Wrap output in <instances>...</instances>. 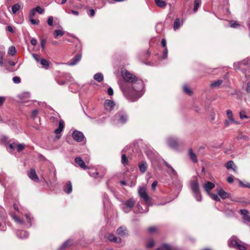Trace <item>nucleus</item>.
<instances>
[{
  "instance_id": "obj_1",
  "label": "nucleus",
  "mask_w": 250,
  "mask_h": 250,
  "mask_svg": "<svg viewBox=\"0 0 250 250\" xmlns=\"http://www.w3.org/2000/svg\"><path fill=\"white\" fill-rule=\"evenodd\" d=\"M121 74L125 82L119 84L124 95L130 102L137 101L144 93L143 82L125 69L122 70Z\"/></svg>"
},
{
  "instance_id": "obj_2",
  "label": "nucleus",
  "mask_w": 250,
  "mask_h": 250,
  "mask_svg": "<svg viewBox=\"0 0 250 250\" xmlns=\"http://www.w3.org/2000/svg\"><path fill=\"white\" fill-rule=\"evenodd\" d=\"M190 188L194 197L197 202H201L202 196L199 188V184L196 178H194L190 182Z\"/></svg>"
},
{
  "instance_id": "obj_3",
  "label": "nucleus",
  "mask_w": 250,
  "mask_h": 250,
  "mask_svg": "<svg viewBox=\"0 0 250 250\" xmlns=\"http://www.w3.org/2000/svg\"><path fill=\"white\" fill-rule=\"evenodd\" d=\"M128 116L127 113L125 111L121 110L114 115L113 122L115 124L124 125L128 122Z\"/></svg>"
},
{
  "instance_id": "obj_4",
  "label": "nucleus",
  "mask_w": 250,
  "mask_h": 250,
  "mask_svg": "<svg viewBox=\"0 0 250 250\" xmlns=\"http://www.w3.org/2000/svg\"><path fill=\"white\" fill-rule=\"evenodd\" d=\"M10 214L17 224L21 226L25 225L27 228H30L32 226V221L33 220V218L30 213H27L24 215L27 221L26 224H25L23 221L14 213H10Z\"/></svg>"
},
{
  "instance_id": "obj_5",
  "label": "nucleus",
  "mask_w": 250,
  "mask_h": 250,
  "mask_svg": "<svg viewBox=\"0 0 250 250\" xmlns=\"http://www.w3.org/2000/svg\"><path fill=\"white\" fill-rule=\"evenodd\" d=\"M241 242H239L236 240L235 237H232L228 242V245L229 247L233 248L239 250H245L246 247L245 245L242 244Z\"/></svg>"
},
{
  "instance_id": "obj_6",
  "label": "nucleus",
  "mask_w": 250,
  "mask_h": 250,
  "mask_svg": "<svg viewBox=\"0 0 250 250\" xmlns=\"http://www.w3.org/2000/svg\"><path fill=\"white\" fill-rule=\"evenodd\" d=\"M135 201L133 198H130L129 199L125 201L123 204L122 208L124 212L127 213L131 211L135 205Z\"/></svg>"
},
{
  "instance_id": "obj_7",
  "label": "nucleus",
  "mask_w": 250,
  "mask_h": 250,
  "mask_svg": "<svg viewBox=\"0 0 250 250\" xmlns=\"http://www.w3.org/2000/svg\"><path fill=\"white\" fill-rule=\"evenodd\" d=\"M73 139L77 142H81L84 138L83 133L77 130H74L72 133Z\"/></svg>"
},
{
  "instance_id": "obj_8",
  "label": "nucleus",
  "mask_w": 250,
  "mask_h": 250,
  "mask_svg": "<svg viewBox=\"0 0 250 250\" xmlns=\"http://www.w3.org/2000/svg\"><path fill=\"white\" fill-rule=\"evenodd\" d=\"M9 147L10 149L12 150H16L18 152H20L24 149L25 145L24 144L14 142L9 144Z\"/></svg>"
},
{
  "instance_id": "obj_9",
  "label": "nucleus",
  "mask_w": 250,
  "mask_h": 250,
  "mask_svg": "<svg viewBox=\"0 0 250 250\" xmlns=\"http://www.w3.org/2000/svg\"><path fill=\"white\" fill-rule=\"evenodd\" d=\"M167 145L172 148H177L178 147V139L175 137H169L167 139Z\"/></svg>"
},
{
  "instance_id": "obj_10",
  "label": "nucleus",
  "mask_w": 250,
  "mask_h": 250,
  "mask_svg": "<svg viewBox=\"0 0 250 250\" xmlns=\"http://www.w3.org/2000/svg\"><path fill=\"white\" fill-rule=\"evenodd\" d=\"M31 95L29 92H23L18 95V98L20 100V102L22 103H26L29 101Z\"/></svg>"
},
{
  "instance_id": "obj_11",
  "label": "nucleus",
  "mask_w": 250,
  "mask_h": 250,
  "mask_svg": "<svg viewBox=\"0 0 250 250\" xmlns=\"http://www.w3.org/2000/svg\"><path fill=\"white\" fill-rule=\"evenodd\" d=\"M138 193L141 198L144 200L146 203L147 204L149 201V197L146 193V188L143 187H140L139 189Z\"/></svg>"
},
{
  "instance_id": "obj_12",
  "label": "nucleus",
  "mask_w": 250,
  "mask_h": 250,
  "mask_svg": "<svg viewBox=\"0 0 250 250\" xmlns=\"http://www.w3.org/2000/svg\"><path fill=\"white\" fill-rule=\"evenodd\" d=\"M115 105V104L114 102L111 100H106L104 103V107L105 110L109 112L114 109Z\"/></svg>"
},
{
  "instance_id": "obj_13",
  "label": "nucleus",
  "mask_w": 250,
  "mask_h": 250,
  "mask_svg": "<svg viewBox=\"0 0 250 250\" xmlns=\"http://www.w3.org/2000/svg\"><path fill=\"white\" fill-rule=\"evenodd\" d=\"M27 175L29 178L35 182H38L39 181V177L37 175L35 168H30V169L28 171Z\"/></svg>"
},
{
  "instance_id": "obj_14",
  "label": "nucleus",
  "mask_w": 250,
  "mask_h": 250,
  "mask_svg": "<svg viewBox=\"0 0 250 250\" xmlns=\"http://www.w3.org/2000/svg\"><path fill=\"white\" fill-rule=\"evenodd\" d=\"M82 54L81 53L77 54L74 57L66 64L68 65L72 66L76 64L81 59Z\"/></svg>"
},
{
  "instance_id": "obj_15",
  "label": "nucleus",
  "mask_w": 250,
  "mask_h": 250,
  "mask_svg": "<svg viewBox=\"0 0 250 250\" xmlns=\"http://www.w3.org/2000/svg\"><path fill=\"white\" fill-rule=\"evenodd\" d=\"M240 213L243 215L242 218L245 222L250 223V215H249V211L246 209H242L240 210Z\"/></svg>"
},
{
  "instance_id": "obj_16",
  "label": "nucleus",
  "mask_w": 250,
  "mask_h": 250,
  "mask_svg": "<svg viewBox=\"0 0 250 250\" xmlns=\"http://www.w3.org/2000/svg\"><path fill=\"white\" fill-rule=\"evenodd\" d=\"M214 187L215 185L213 183L209 181H208L203 185V188L208 194L210 193V190L212 189Z\"/></svg>"
},
{
  "instance_id": "obj_17",
  "label": "nucleus",
  "mask_w": 250,
  "mask_h": 250,
  "mask_svg": "<svg viewBox=\"0 0 250 250\" xmlns=\"http://www.w3.org/2000/svg\"><path fill=\"white\" fill-rule=\"evenodd\" d=\"M75 163L78 165L80 167L83 169H86L87 168V166L85 165V163L80 157H77L75 158Z\"/></svg>"
},
{
  "instance_id": "obj_18",
  "label": "nucleus",
  "mask_w": 250,
  "mask_h": 250,
  "mask_svg": "<svg viewBox=\"0 0 250 250\" xmlns=\"http://www.w3.org/2000/svg\"><path fill=\"white\" fill-rule=\"evenodd\" d=\"M107 239L110 241L116 243H120L122 241V239L120 237L115 236L112 233H110L108 235Z\"/></svg>"
},
{
  "instance_id": "obj_19",
  "label": "nucleus",
  "mask_w": 250,
  "mask_h": 250,
  "mask_svg": "<svg viewBox=\"0 0 250 250\" xmlns=\"http://www.w3.org/2000/svg\"><path fill=\"white\" fill-rule=\"evenodd\" d=\"M184 24V21L183 20H180L179 18H176L173 24V29L174 31H176L179 29L181 26Z\"/></svg>"
},
{
  "instance_id": "obj_20",
  "label": "nucleus",
  "mask_w": 250,
  "mask_h": 250,
  "mask_svg": "<svg viewBox=\"0 0 250 250\" xmlns=\"http://www.w3.org/2000/svg\"><path fill=\"white\" fill-rule=\"evenodd\" d=\"M116 232L118 235L122 236H125L127 235V229L126 227L125 226H121L120 228H119L117 229Z\"/></svg>"
},
{
  "instance_id": "obj_21",
  "label": "nucleus",
  "mask_w": 250,
  "mask_h": 250,
  "mask_svg": "<svg viewBox=\"0 0 250 250\" xmlns=\"http://www.w3.org/2000/svg\"><path fill=\"white\" fill-rule=\"evenodd\" d=\"M188 155L193 163H197L198 160L197 159L196 155L193 152V151L191 148H189L188 150Z\"/></svg>"
},
{
  "instance_id": "obj_22",
  "label": "nucleus",
  "mask_w": 250,
  "mask_h": 250,
  "mask_svg": "<svg viewBox=\"0 0 250 250\" xmlns=\"http://www.w3.org/2000/svg\"><path fill=\"white\" fill-rule=\"evenodd\" d=\"M167 173L171 178V179H177L178 177V174L176 170L172 167H170V168L167 170Z\"/></svg>"
},
{
  "instance_id": "obj_23",
  "label": "nucleus",
  "mask_w": 250,
  "mask_h": 250,
  "mask_svg": "<svg viewBox=\"0 0 250 250\" xmlns=\"http://www.w3.org/2000/svg\"><path fill=\"white\" fill-rule=\"evenodd\" d=\"M63 190L67 194H70L72 190V185L70 181H67L63 188Z\"/></svg>"
},
{
  "instance_id": "obj_24",
  "label": "nucleus",
  "mask_w": 250,
  "mask_h": 250,
  "mask_svg": "<svg viewBox=\"0 0 250 250\" xmlns=\"http://www.w3.org/2000/svg\"><path fill=\"white\" fill-rule=\"evenodd\" d=\"M138 167L139 170L142 173H145L146 171L147 168L146 162L145 161H142L141 163H139Z\"/></svg>"
},
{
  "instance_id": "obj_25",
  "label": "nucleus",
  "mask_w": 250,
  "mask_h": 250,
  "mask_svg": "<svg viewBox=\"0 0 250 250\" xmlns=\"http://www.w3.org/2000/svg\"><path fill=\"white\" fill-rule=\"evenodd\" d=\"M217 192L218 195L222 199H225L229 197V193L225 191L222 188H219L217 190Z\"/></svg>"
},
{
  "instance_id": "obj_26",
  "label": "nucleus",
  "mask_w": 250,
  "mask_h": 250,
  "mask_svg": "<svg viewBox=\"0 0 250 250\" xmlns=\"http://www.w3.org/2000/svg\"><path fill=\"white\" fill-rule=\"evenodd\" d=\"M17 235L20 239H25L28 237L29 234L26 231L21 230L17 231Z\"/></svg>"
},
{
  "instance_id": "obj_27",
  "label": "nucleus",
  "mask_w": 250,
  "mask_h": 250,
  "mask_svg": "<svg viewBox=\"0 0 250 250\" xmlns=\"http://www.w3.org/2000/svg\"><path fill=\"white\" fill-rule=\"evenodd\" d=\"M156 250H177V249L175 247H171L168 244H164L160 248L157 249Z\"/></svg>"
},
{
  "instance_id": "obj_28",
  "label": "nucleus",
  "mask_w": 250,
  "mask_h": 250,
  "mask_svg": "<svg viewBox=\"0 0 250 250\" xmlns=\"http://www.w3.org/2000/svg\"><path fill=\"white\" fill-rule=\"evenodd\" d=\"M226 114H227V117L228 118V119L229 120H230V121L232 122H233V123H234L235 124H238L239 123L237 121H236L234 118H233V115L232 114V111L230 109H228L226 111Z\"/></svg>"
},
{
  "instance_id": "obj_29",
  "label": "nucleus",
  "mask_w": 250,
  "mask_h": 250,
  "mask_svg": "<svg viewBox=\"0 0 250 250\" xmlns=\"http://www.w3.org/2000/svg\"><path fill=\"white\" fill-rule=\"evenodd\" d=\"M42 67L47 70L49 67L50 62L45 59H41L40 62Z\"/></svg>"
},
{
  "instance_id": "obj_30",
  "label": "nucleus",
  "mask_w": 250,
  "mask_h": 250,
  "mask_svg": "<svg viewBox=\"0 0 250 250\" xmlns=\"http://www.w3.org/2000/svg\"><path fill=\"white\" fill-rule=\"evenodd\" d=\"M226 167L227 169H231L234 172H236V166L233 161L230 160L226 164Z\"/></svg>"
},
{
  "instance_id": "obj_31",
  "label": "nucleus",
  "mask_w": 250,
  "mask_h": 250,
  "mask_svg": "<svg viewBox=\"0 0 250 250\" xmlns=\"http://www.w3.org/2000/svg\"><path fill=\"white\" fill-rule=\"evenodd\" d=\"M93 78L98 82H101L104 79V76L101 73H97L94 75Z\"/></svg>"
},
{
  "instance_id": "obj_32",
  "label": "nucleus",
  "mask_w": 250,
  "mask_h": 250,
  "mask_svg": "<svg viewBox=\"0 0 250 250\" xmlns=\"http://www.w3.org/2000/svg\"><path fill=\"white\" fill-rule=\"evenodd\" d=\"M157 6L160 8H164L166 6V2L164 0H154Z\"/></svg>"
},
{
  "instance_id": "obj_33",
  "label": "nucleus",
  "mask_w": 250,
  "mask_h": 250,
  "mask_svg": "<svg viewBox=\"0 0 250 250\" xmlns=\"http://www.w3.org/2000/svg\"><path fill=\"white\" fill-rule=\"evenodd\" d=\"M229 26L233 28H238L240 27L239 23L236 21L230 20L229 21Z\"/></svg>"
},
{
  "instance_id": "obj_34",
  "label": "nucleus",
  "mask_w": 250,
  "mask_h": 250,
  "mask_svg": "<svg viewBox=\"0 0 250 250\" xmlns=\"http://www.w3.org/2000/svg\"><path fill=\"white\" fill-rule=\"evenodd\" d=\"M146 154L147 155L148 158L151 161L153 159L155 156V153L152 150L148 149L146 151Z\"/></svg>"
},
{
  "instance_id": "obj_35",
  "label": "nucleus",
  "mask_w": 250,
  "mask_h": 250,
  "mask_svg": "<svg viewBox=\"0 0 250 250\" xmlns=\"http://www.w3.org/2000/svg\"><path fill=\"white\" fill-rule=\"evenodd\" d=\"M138 212L140 213H144L147 212L148 211V208L147 205H145L146 209H143V208L139 204L137 205Z\"/></svg>"
},
{
  "instance_id": "obj_36",
  "label": "nucleus",
  "mask_w": 250,
  "mask_h": 250,
  "mask_svg": "<svg viewBox=\"0 0 250 250\" xmlns=\"http://www.w3.org/2000/svg\"><path fill=\"white\" fill-rule=\"evenodd\" d=\"M183 90L184 92L188 95H191L192 94V91L190 89V88L186 84L184 85L183 86Z\"/></svg>"
},
{
  "instance_id": "obj_37",
  "label": "nucleus",
  "mask_w": 250,
  "mask_h": 250,
  "mask_svg": "<svg viewBox=\"0 0 250 250\" xmlns=\"http://www.w3.org/2000/svg\"><path fill=\"white\" fill-rule=\"evenodd\" d=\"M21 6L19 4L16 3L12 6V11L13 14L16 13L20 9Z\"/></svg>"
},
{
  "instance_id": "obj_38",
  "label": "nucleus",
  "mask_w": 250,
  "mask_h": 250,
  "mask_svg": "<svg viewBox=\"0 0 250 250\" xmlns=\"http://www.w3.org/2000/svg\"><path fill=\"white\" fill-rule=\"evenodd\" d=\"M168 56V49L167 47H165L162 51V55L161 57L162 60H165L167 58Z\"/></svg>"
},
{
  "instance_id": "obj_39",
  "label": "nucleus",
  "mask_w": 250,
  "mask_h": 250,
  "mask_svg": "<svg viewBox=\"0 0 250 250\" xmlns=\"http://www.w3.org/2000/svg\"><path fill=\"white\" fill-rule=\"evenodd\" d=\"M70 240H66L61 245L58 250H64V249L70 244Z\"/></svg>"
},
{
  "instance_id": "obj_40",
  "label": "nucleus",
  "mask_w": 250,
  "mask_h": 250,
  "mask_svg": "<svg viewBox=\"0 0 250 250\" xmlns=\"http://www.w3.org/2000/svg\"><path fill=\"white\" fill-rule=\"evenodd\" d=\"M201 0H194V8H193V12H196L200 4H201Z\"/></svg>"
},
{
  "instance_id": "obj_41",
  "label": "nucleus",
  "mask_w": 250,
  "mask_h": 250,
  "mask_svg": "<svg viewBox=\"0 0 250 250\" xmlns=\"http://www.w3.org/2000/svg\"><path fill=\"white\" fill-rule=\"evenodd\" d=\"M239 117L242 120L248 119L249 118V117L246 114V111L244 110H242L239 112Z\"/></svg>"
},
{
  "instance_id": "obj_42",
  "label": "nucleus",
  "mask_w": 250,
  "mask_h": 250,
  "mask_svg": "<svg viewBox=\"0 0 250 250\" xmlns=\"http://www.w3.org/2000/svg\"><path fill=\"white\" fill-rule=\"evenodd\" d=\"M64 34L63 31L61 30H56L54 32V35L55 36V38L57 39L58 36H62Z\"/></svg>"
},
{
  "instance_id": "obj_43",
  "label": "nucleus",
  "mask_w": 250,
  "mask_h": 250,
  "mask_svg": "<svg viewBox=\"0 0 250 250\" xmlns=\"http://www.w3.org/2000/svg\"><path fill=\"white\" fill-rule=\"evenodd\" d=\"M36 12H38L40 14H42L44 13V10L43 8L40 6H36L33 9Z\"/></svg>"
},
{
  "instance_id": "obj_44",
  "label": "nucleus",
  "mask_w": 250,
  "mask_h": 250,
  "mask_svg": "<svg viewBox=\"0 0 250 250\" xmlns=\"http://www.w3.org/2000/svg\"><path fill=\"white\" fill-rule=\"evenodd\" d=\"M222 83V80H218L217 81L214 82L212 83L210 86L211 87H217L219 86Z\"/></svg>"
},
{
  "instance_id": "obj_45",
  "label": "nucleus",
  "mask_w": 250,
  "mask_h": 250,
  "mask_svg": "<svg viewBox=\"0 0 250 250\" xmlns=\"http://www.w3.org/2000/svg\"><path fill=\"white\" fill-rule=\"evenodd\" d=\"M233 67L235 70L242 69V66L241 65L240 62L234 63Z\"/></svg>"
},
{
  "instance_id": "obj_46",
  "label": "nucleus",
  "mask_w": 250,
  "mask_h": 250,
  "mask_svg": "<svg viewBox=\"0 0 250 250\" xmlns=\"http://www.w3.org/2000/svg\"><path fill=\"white\" fill-rule=\"evenodd\" d=\"M122 163L125 166L128 163V159L125 154H122Z\"/></svg>"
},
{
  "instance_id": "obj_47",
  "label": "nucleus",
  "mask_w": 250,
  "mask_h": 250,
  "mask_svg": "<svg viewBox=\"0 0 250 250\" xmlns=\"http://www.w3.org/2000/svg\"><path fill=\"white\" fill-rule=\"evenodd\" d=\"M16 53L15 47L13 46H12L9 47L8 49V54L13 56Z\"/></svg>"
},
{
  "instance_id": "obj_48",
  "label": "nucleus",
  "mask_w": 250,
  "mask_h": 250,
  "mask_svg": "<svg viewBox=\"0 0 250 250\" xmlns=\"http://www.w3.org/2000/svg\"><path fill=\"white\" fill-rule=\"evenodd\" d=\"M212 199L216 201H220V199L217 195L213 193H209L208 194Z\"/></svg>"
},
{
  "instance_id": "obj_49",
  "label": "nucleus",
  "mask_w": 250,
  "mask_h": 250,
  "mask_svg": "<svg viewBox=\"0 0 250 250\" xmlns=\"http://www.w3.org/2000/svg\"><path fill=\"white\" fill-rule=\"evenodd\" d=\"M103 204L105 205L106 204H107L109 202L108 197L107 194L104 193L103 195Z\"/></svg>"
},
{
  "instance_id": "obj_50",
  "label": "nucleus",
  "mask_w": 250,
  "mask_h": 250,
  "mask_svg": "<svg viewBox=\"0 0 250 250\" xmlns=\"http://www.w3.org/2000/svg\"><path fill=\"white\" fill-rule=\"evenodd\" d=\"M239 185L241 187L243 188H250V184L249 183H247L246 184H244L242 181L239 180Z\"/></svg>"
},
{
  "instance_id": "obj_51",
  "label": "nucleus",
  "mask_w": 250,
  "mask_h": 250,
  "mask_svg": "<svg viewBox=\"0 0 250 250\" xmlns=\"http://www.w3.org/2000/svg\"><path fill=\"white\" fill-rule=\"evenodd\" d=\"M154 245V241L152 239H150L148 240L147 243L146 245V247L147 248H151L153 247Z\"/></svg>"
},
{
  "instance_id": "obj_52",
  "label": "nucleus",
  "mask_w": 250,
  "mask_h": 250,
  "mask_svg": "<svg viewBox=\"0 0 250 250\" xmlns=\"http://www.w3.org/2000/svg\"><path fill=\"white\" fill-rule=\"evenodd\" d=\"M62 131V129H61L58 127L55 130L54 133L57 135L56 137L57 139H60V138L61 137V135H59V134H60Z\"/></svg>"
},
{
  "instance_id": "obj_53",
  "label": "nucleus",
  "mask_w": 250,
  "mask_h": 250,
  "mask_svg": "<svg viewBox=\"0 0 250 250\" xmlns=\"http://www.w3.org/2000/svg\"><path fill=\"white\" fill-rule=\"evenodd\" d=\"M38 113L39 111L38 110L35 109L33 110L31 114V118L34 120L37 117Z\"/></svg>"
},
{
  "instance_id": "obj_54",
  "label": "nucleus",
  "mask_w": 250,
  "mask_h": 250,
  "mask_svg": "<svg viewBox=\"0 0 250 250\" xmlns=\"http://www.w3.org/2000/svg\"><path fill=\"white\" fill-rule=\"evenodd\" d=\"M87 13L88 16L90 17H94L95 14V10L93 9L88 10Z\"/></svg>"
},
{
  "instance_id": "obj_55",
  "label": "nucleus",
  "mask_w": 250,
  "mask_h": 250,
  "mask_svg": "<svg viewBox=\"0 0 250 250\" xmlns=\"http://www.w3.org/2000/svg\"><path fill=\"white\" fill-rule=\"evenodd\" d=\"M237 140H245L246 141H248L249 140V138L248 136L246 135H241L237 137Z\"/></svg>"
},
{
  "instance_id": "obj_56",
  "label": "nucleus",
  "mask_w": 250,
  "mask_h": 250,
  "mask_svg": "<svg viewBox=\"0 0 250 250\" xmlns=\"http://www.w3.org/2000/svg\"><path fill=\"white\" fill-rule=\"evenodd\" d=\"M12 80L15 83H21V78L18 76H15L13 78Z\"/></svg>"
},
{
  "instance_id": "obj_57",
  "label": "nucleus",
  "mask_w": 250,
  "mask_h": 250,
  "mask_svg": "<svg viewBox=\"0 0 250 250\" xmlns=\"http://www.w3.org/2000/svg\"><path fill=\"white\" fill-rule=\"evenodd\" d=\"M32 57L37 62H40L41 59L40 58V56L36 54H32Z\"/></svg>"
},
{
  "instance_id": "obj_58",
  "label": "nucleus",
  "mask_w": 250,
  "mask_h": 250,
  "mask_svg": "<svg viewBox=\"0 0 250 250\" xmlns=\"http://www.w3.org/2000/svg\"><path fill=\"white\" fill-rule=\"evenodd\" d=\"M53 22V18L52 16H49L47 19V23L49 26H52Z\"/></svg>"
},
{
  "instance_id": "obj_59",
  "label": "nucleus",
  "mask_w": 250,
  "mask_h": 250,
  "mask_svg": "<svg viewBox=\"0 0 250 250\" xmlns=\"http://www.w3.org/2000/svg\"><path fill=\"white\" fill-rule=\"evenodd\" d=\"M65 77H66V79L69 82H72L73 81V78L71 76V75L69 73H66L65 74Z\"/></svg>"
},
{
  "instance_id": "obj_60",
  "label": "nucleus",
  "mask_w": 250,
  "mask_h": 250,
  "mask_svg": "<svg viewBox=\"0 0 250 250\" xmlns=\"http://www.w3.org/2000/svg\"><path fill=\"white\" fill-rule=\"evenodd\" d=\"M64 122L62 120H60L59 121L58 128H59L63 130V128H64Z\"/></svg>"
},
{
  "instance_id": "obj_61",
  "label": "nucleus",
  "mask_w": 250,
  "mask_h": 250,
  "mask_svg": "<svg viewBox=\"0 0 250 250\" xmlns=\"http://www.w3.org/2000/svg\"><path fill=\"white\" fill-rule=\"evenodd\" d=\"M35 11H34V10L33 9L30 12H29V19H32L34 17V16H35Z\"/></svg>"
},
{
  "instance_id": "obj_62",
  "label": "nucleus",
  "mask_w": 250,
  "mask_h": 250,
  "mask_svg": "<svg viewBox=\"0 0 250 250\" xmlns=\"http://www.w3.org/2000/svg\"><path fill=\"white\" fill-rule=\"evenodd\" d=\"M161 45L163 47L165 48L167 47V42L165 39H162L161 40Z\"/></svg>"
},
{
  "instance_id": "obj_63",
  "label": "nucleus",
  "mask_w": 250,
  "mask_h": 250,
  "mask_svg": "<svg viewBox=\"0 0 250 250\" xmlns=\"http://www.w3.org/2000/svg\"><path fill=\"white\" fill-rule=\"evenodd\" d=\"M29 20L32 24H38L39 23V21L38 20H35L32 18L29 19Z\"/></svg>"
},
{
  "instance_id": "obj_64",
  "label": "nucleus",
  "mask_w": 250,
  "mask_h": 250,
  "mask_svg": "<svg viewBox=\"0 0 250 250\" xmlns=\"http://www.w3.org/2000/svg\"><path fill=\"white\" fill-rule=\"evenodd\" d=\"M107 92L109 96H112L114 94L113 90L111 87L108 88Z\"/></svg>"
}]
</instances>
